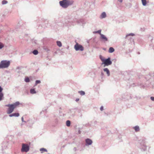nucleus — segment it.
<instances>
[{
    "instance_id": "nucleus-10",
    "label": "nucleus",
    "mask_w": 154,
    "mask_h": 154,
    "mask_svg": "<svg viewBox=\"0 0 154 154\" xmlns=\"http://www.w3.org/2000/svg\"><path fill=\"white\" fill-rule=\"evenodd\" d=\"M19 116V114L18 113H14L11 114H10L9 115L10 117H11L13 116L18 117Z\"/></svg>"
},
{
    "instance_id": "nucleus-16",
    "label": "nucleus",
    "mask_w": 154,
    "mask_h": 154,
    "mask_svg": "<svg viewBox=\"0 0 154 154\" xmlns=\"http://www.w3.org/2000/svg\"><path fill=\"white\" fill-rule=\"evenodd\" d=\"M30 92L32 94H35L36 93V92L34 89H31L30 90Z\"/></svg>"
},
{
    "instance_id": "nucleus-21",
    "label": "nucleus",
    "mask_w": 154,
    "mask_h": 154,
    "mask_svg": "<svg viewBox=\"0 0 154 154\" xmlns=\"http://www.w3.org/2000/svg\"><path fill=\"white\" fill-rule=\"evenodd\" d=\"M57 45L59 47H61L62 46V44H61V42L60 41H57Z\"/></svg>"
},
{
    "instance_id": "nucleus-27",
    "label": "nucleus",
    "mask_w": 154,
    "mask_h": 154,
    "mask_svg": "<svg viewBox=\"0 0 154 154\" xmlns=\"http://www.w3.org/2000/svg\"><path fill=\"white\" fill-rule=\"evenodd\" d=\"M40 83V81L39 80H36L35 82L36 85H37L38 84Z\"/></svg>"
},
{
    "instance_id": "nucleus-24",
    "label": "nucleus",
    "mask_w": 154,
    "mask_h": 154,
    "mask_svg": "<svg viewBox=\"0 0 154 154\" xmlns=\"http://www.w3.org/2000/svg\"><path fill=\"white\" fill-rule=\"evenodd\" d=\"M4 45L2 43L0 42V49H1L2 48L4 47Z\"/></svg>"
},
{
    "instance_id": "nucleus-33",
    "label": "nucleus",
    "mask_w": 154,
    "mask_h": 154,
    "mask_svg": "<svg viewBox=\"0 0 154 154\" xmlns=\"http://www.w3.org/2000/svg\"><path fill=\"white\" fill-rule=\"evenodd\" d=\"M23 117H22V121H23Z\"/></svg>"
},
{
    "instance_id": "nucleus-4",
    "label": "nucleus",
    "mask_w": 154,
    "mask_h": 154,
    "mask_svg": "<svg viewBox=\"0 0 154 154\" xmlns=\"http://www.w3.org/2000/svg\"><path fill=\"white\" fill-rule=\"evenodd\" d=\"M29 146L27 144L24 143L22 144V147L21 149L22 152H27L29 151Z\"/></svg>"
},
{
    "instance_id": "nucleus-6",
    "label": "nucleus",
    "mask_w": 154,
    "mask_h": 154,
    "mask_svg": "<svg viewBox=\"0 0 154 154\" xmlns=\"http://www.w3.org/2000/svg\"><path fill=\"white\" fill-rule=\"evenodd\" d=\"M74 48L76 51H82L84 50L83 47L81 45L77 43L74 46Z\"/></svg>"
},
{
    "instance_id": "nucleus-9",
    "label": "nucleus",
    "mask_w": 154,
    "mask_h": 154,
    "mask_svg": "<svg viewBox=\"0 0 154 154\" xmlns=\"http://www.w3.org/2000/svg\"><path fill=\"white\" fill-rule=\"evenodd\" d=\"M101 38L104 40V41H107V38L103 35L100 34Z\"/></svg>"
},
{
    "instance_id": "nucleus-11",
    "label": "nucleus",
    "mask_w": 154,
    "mask_h": 154,
    "mask_svg": "<svg viewBox=\"0 0 154 154\" xmlns=\"http://www.w3.org/2000/svg\"><path fill=\"white\" fill-rule=\"evenodd\" d=\"M103 71H104L106 72V73L107 75L108 76H109L110 75V72L109 70V69L107 68H105L103 69Z\"/></svg>"
},
{
    "instance_id": "nucleus-17",
    "label": "nucleus",
    "mask_w": 154,
    "mask_h": 154,
    "mask_svg": "<svg viewBox=\"0 0 154 154\" xmlns=\"http://www.w3.org/2000/svg\"><path fill=\"white\" fill-rule=\"evenodd\" d=\"M66 125L67 126L69 127L70 126V122L69 120H67L66 122Z\"/></svg>"
},
{
    "instance_id": "nucleus-26",
    "label": "nucleus",
    "mask_w": 154,
    "mask_h": 154,
    "mask_svg": "<svg viewBox=\"0 0 154 154\" xmlns=\"http://www.w3.org/2000/svg\"><path fill=\"white\" fill-rule=\"evenodd\" d=\"M101 30H99L98 31H96V32H95V33H99L100 35V34H101Z\"/></svg>"
},
{
    "instance_id": "nucleus-30",
    "label": "nucleus",
    "mask_w": 154,
    "mask_h": 154,
    "mask_svg": "<svg viewBox=\"0 0 154 154\" xmlns=\"http://www.w3.org/2000/svg\"><path fill=\"white\" fill-rule=\"evenodd\" d=\"M79 100V99L78 98H77L76 99L75 101L77 102V101H78Z\"/></svg>"
},
{
    "instance_id": "nucleus-8",
    "label": "nucleus",
    "mask_w": 154,
    "mask_h": 154,
    "mask_svg": "<svg viewBox=\"0 0 154 154\" xmlns=\"http://www.w3.org/2000/svg\"><path fill=\"white\" fill-rule=\"evenodd\" d=\"M86 144L88 145H91L92 143V141L89 139H87L85 140Z\"/></svg>"
},
{
    "instance_id": "nucleus-12",
    "label": "nucleus",
    "mask_w": 154,
    "mask_h": 154,
    "mask_svg": "<svg viewBox=\"0 0 154 154\" xmlns=\"http://www.w3.org/2000/svg\"><path fill=\"white\" fill-rule=\"evenodd\" d=\"M133 128L135 130V131L136 132L140 130L139 127L137 126H136L134 127Z\"/></svg>"
},
{
    "instance_id": "nucleus-28",
    "label": "nucleus",
    "mask_w": 154,
    "mask_h": 154,
    "mask_svg": "<svg viewBox=\"0 0 154 154\" xmlns=\"http://www.w3.org/2000/svg\"><path fill=\"white\" fill-rule=\"evenodd\" d=\"M100 109L101 111H102L103 110V106H102L100 108Z\"/></svg>"
},
{
    "instance_id": "nucleus-22",
    "label": "nucleus",
    "mask_w": 154,
    "mask_h": 154,
    "mask_svg": "<svg viewBox=\"0 0 154 154\" xmlns=\"http://www.w3.org/2000/svg\"><path fill=\"white\" fill-rule=\"evenodd\" d=\"M25 81L26 82H29V78L26 77L25 78Z\"/></svg>"
},
{
    "instance_id": "nucleus-5",
    "label": "nucleus",
    "mask_w": 154,
    "mask_h": 154,
    "mask_svg": "<svg viewBox=\"0 0 154 154\" xmlns=\"http://www.w3.org/2000/svg\"><path fill=\"white\" fill-rule=\"evenodd\" d=\"M112 63V62L110 60V58L109 57L107 59H105L102 64H104V66H108L110 65Z\"/></svg>"
},
{
    "instance_id": "nucleus-29",
    "label": "nucleus",
    "mask_w": 154,
    "mask_h": 154,
    "mask_svg": "<svg viewBox=\"0 0 154 154\" xmlns=\"http://www.w3.org/2000/svg\"><path fill=\"white\" fill-rule=\"evenodd\" d=\"M151 99L152 100V101H154V97H151Z\"/></svg>"
},
{
    "instance_id": "nucleus-2",
    "label": "nucleus",
    "mask_w": 154,
    "mask_h": 154,
    "mask_svg": "<svg viewBox=\"0 0 154 154\" xmlns=\"http://www.w3.org/2000/svg\"><path fill=\"white\" fill-rule=\"evenodd\" d=\"M73 3V1L69 0H63L59 2L60 5L64 8H66L72 4Z\"/></svg>"
},
{
    "instance_id": "nucleus-20",
    "label": "nucleus",
    "mask_w": 154,
    "mask_h": 154,
    "mask_svg": "<svg viewBox=\"0 0 154 154\" xmlns=\"http://www.w3.org/2000/svg\"><path fill=\"white\" fill-rule=\"evenodd\" d=\"M100 59H101V60L102 61L103 63V62L104 61V60H105V59L101 55H100Z\"/></svg>"
},
{
    "instance_id": "nucleus-32",
    "label": "nucleus",
    "mask_w": 154,
    "mask_h": 154,
    "mask_svg": "<svg viewBox=\"0 0 154 154\" xmlns=\"http://www.w3.org/2000/svg\"><path fill=\"white\" fill-rule=\"evenodd\" d=\"M118 0L119 1V2H122V0Z\"/></svg>"
},
{
    "instance_id": "nucleus-18",
    "label": "nucleus",
    "mask_w": 154,
    "mask_h": 154,
    "mask_svg": "<svg viewBox=\"0 0 154 154\" xmlns=\"http://www.w3.org/2000/svg\"><path fill=\"white\" fill-rule=\"evenodd\" d=\"M79 93L81 95H83L85 94V92L83 91H79Z\"/></svg>"
},
{
    "instance_id": "nucleus-23",
    "label": "nucleus",
    "mask_w": 154,
    "mask_h": 154,
    "mask_svg": "<svg viewBox=\"0 0 154 154\" xmlns=\"http://www.w3.org/2000/svg\"><path fill=\"white\" fill-rule=\"evenodd\" d=\"M8 2L6 0H3L2 2V4L3 5L6 4Z\"/></svg>"
},
{
    "instance_id": "nucleus-19",
    "label": "nucleus",
    "mask_w": 154,
    "mask_h": 154,
    "mask_svg": "<svg viewBox=\"0 0 154 154\" xmlns=\"http://www.w3.org/2000/svg\"><path fill=\"white\" fill-rule=\"evenodd\" d=\"M35 55H37L38 53V51L37 50H34L32 52Z\"/></svg>"
},
{
    "instance_id": "nucleus-31",
    "label": "nucleus",
    "mask_w": 154,
    "mask_h": 154,
    "mask_svg": "<svg viewBox=\"0 0 154 154\" xmlns=\"http://www.w3.org/2000/svg\"><path fill=\"white\" fill-rule=\"evenodd\" d=\"M134 35V34H130L129 35H132V36H133V35Z\"/></svg>"
},
{
    "instance_id": "nucleus-7",
    "label": "nucleus",
    "mask_w": 154,
    "mask_h": 154,
    "mask_svg": "<svg viewBox=\"0 0 154 154\" xmlns=\"http://www.w3.org/2000/svg\"><path fill=\"white\" fill-rule=\"evenodd\" d=\"M3 90V88L0 86V101L2 99L3 96V94L2 92Z\"/></svg>"
},
{
    "instance_id": "nucleus-15",
    "label": "nucleus",
    "mask_w": 154,
    "mask_h": 154,
    "mask_svg": "<svg viewBox=\"0 0 154 154\" xmlns=\"http://www.w3.org/2000/svg\"><path fill=\"white\" fill-rule=\"evenodd\" d=\"M142 4L144 6H145L147 3L146 0H141Z\"/></svg>"
},
{
    "instance_id": "nucleus-1",
    "label": "nucleus",
    "mask_w": 154,
    "mask_h": 154,
    "mask_svg": "<svg viewBox=\"0 0 154 154\" xmlns=\"http://www.w3.org/2000/svg\"><path fill=\"white\" fill-rule=\"evenodd\" d=\"M19 102H17L12 104L6 105L5 106H6L8 107L7 113L8 114L11 113L13 111L14 109L19 105Z\"/></svg>"
},
{
    "instance_id": "nucleus-25",
    "label": "nucleus",
    "mask_w": 154,
    "mask_h": 154,
    "mask_svg": "<svg viewBox=\"0 0 154 154\" xmlns=\"http://www.w3.org/2000/svg\"><path fill=\"white\" fill-rule=\"evenodd\" d=\"M40 150L41 151H43L47 152V150L46 149H45L44 148H41L40 149Z\"/></svg>"
},
{
    "instance_id": "nucleus-13",
    "label": "nucleus",
    "mask_w": 154,
    "mask_h": 154,
    "mask_svg": "<svg viewBox=\"0 0 154 154\" xmlns=\"http://www.w3.org/2000/svg\"><path fill=\"white\" fill-rule=\"evenodd\" d=\"M106 16V14L105 12H103L101 15V18H103L105 17Z\"/></svg>"
},
{
    "instance_id": "nucleus-14",
    "label": "nucleus",
    "mask_w": 154,
    "mask_h": 154,
    "mask_svg": "<svg viewBox=\"0 0 154 154\" xmlns=\"http://www.w3.org/2000/svg\"><path fill=\"white\" fill-rule=\"evenodd\" d=\"M114 51V49L112 47H110L109 50V52L111 53Z\"/></svg>"
},
{
    "instance_id": "nucleus-3",
    "label": "nucleus",
    "mask_w": 154,
    "mask_h": 154,
    "mask_svg": "<svg viewBox=\"0 0 154 154\" xmlns=\"http://www.w3.org/2000/svg\"><path fill=\"white\" fill-rule=\"evenodd\" d=\"M10 64L9 61L4 60L2 61L0 63V69L7 68L9 67Z\"/></svg>"
}]
</instances>
